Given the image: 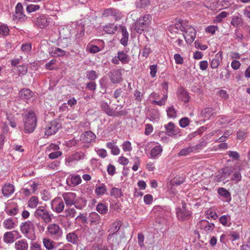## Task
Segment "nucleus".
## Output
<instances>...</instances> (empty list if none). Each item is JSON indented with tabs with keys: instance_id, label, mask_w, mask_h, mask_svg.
Masks as SVG:
<instances>
[{
	"instance_id": "052dcab7",
	"label": "nucleus",
	"mask_w": 250,
	"mask_h": 250,
	"mask_svg": "<svg viewBox=\"0 0 250 250\" xmlns=\"http://www.w3.org/2000/svg\"><path fill=\"white\" fill-rule=\"evenodd\" d=\"M144 235L142 233L138 234V244L142 248L144 247Z\"/></svg>"
},
{
	"instance_id": "423d86ee",
	"label": "nucleus",
	"mask_w": 250,
	"mask_h": 250,
	"mask_svg": "<svg viewBox=\"0 0 250 250\" xmlns=\"http://www.w3.org/2000/svg\"><path fill=\"white\" fill-rule=\"evenodd\" d=\"M35 24L40 28H44L51 22V19L47 15H42L37 17L34 20Z\"/></svg>"
},
{
	"instance_id": "7ed1b4c3",
	"label": "nucleus",
	"mask_w": 250,
	"mask_h": 250,
	"mask_svg": "<svg viewBox=\"0 0 250 250\" xmlns=\"http://www.w3.org/2000/svg\"><path fill=\"white\" fill-rule=\"evenodd\" d=\"M35 216L36 218H40L43 221L47 224L52 221V214L48 211L45 209L43 207H39L34 213Z\"/></svg>"
},
{
	"instance_id": "09e8293b",
	"label": "nucleus",
	"mask_w": 250,
	"mask_h": 250,
	"mask_svg": "<svg viewBox=\"0 0 250 250\" xmlns=\"http://www.w3.org/2000/svg\"><path fill=\"white\" fill-rule=\"evenodd\" d=\"M189 123V120L188 118L184 117L179 121V125L181 127L184 128L187 127Z\"/></svg>"
},
{
	"instance_id": "f704fd0d",
	"label": "nucleus",
	"mask_w": 250,
	"mask_h": 250,
	"mask_svg": "<svg viewBox=\"0 0 250 250\" xmlns=\"http://www.w3.org/2000/svg\"><path fill=\"white\" fill-rule=\"evenodd\" d=\"M3 225L7 229H10L14 228L15 223L12 219L8 218L4 220Z\"/></svg>"
},
{
	"instance_id": "37998d69",
	"label": "nucleus",
	"mask_w": 250,
	"mask_h": 250,
	"mask_svg": "<svg viewBox=\"0 0 250 250\" xmlns=\"http://www.w3.org/2000/svg\"><path fill=\"white\" fill-rule=\"evenodd\" d=\"M98 77L97 73L94 70H89L86 72V78L91 81H94Z\"/></svg>"
},
{
	"instance_id": "dca6fc26",
	"label": "nucleus",
	"mask_w": 250,
	"mask_h": 250,
	"mask_svg": "<svg viewBox=\"0 0 250 250\" xmlns=\"http://www.w3.org/2000/svg\"><path fill=\"white\" fill-rule=\"evenodd\" d=\"M177 95L179 99L184 103H186L189 102L190 97L188 92L184 88L182 87L179 88L178 90Z\"/></svg>"
},
{
	"instance_id": "774afa93",
	"label": "nucleus",
	"mask_w": 250,
	"mask_h": 250,
	"mask_svg": "<svg viewBox=\"0 0 250 250\" xmlns=\"http://www.w3.org/2000/svg\"><path fill=\"white\" fill-rule=\"evenodd\" d=\"M153 131V126L151 124H147L145 128V134L148 135L150 134Z\"/></svg>"
},
{
	"instance_id": "4be33fe9",
	"label": "nucleus",
	"mask_w": 250,
	"mask_h": 250,
	"mask_svg": "<svg viewBox=\"0 0 250 250\" xmlns=\"http://www.w3.org/2000/svg\"><path fill=\"white\" fill-rule=\"evenodd\" d=\"M62 197L67 206H71L74 204L75 193L71 192L65 193L62 195Z\"/></svg>"
},
{
	"instance_id": "1a4fd4ad",
	"label": "nucleus",
	"mask_w": 250,
	"mask_h": 250,
	"mask_svg": "<svg viewBox=\"0 0 250 250\" xmlns=\"http://www.w3.org/2000/svg\"><path fill=\"white\" fill-rule=\"evenodd\" d=\"M165 133L171 137H176L179 132V129H175L174 124L172 122L164 125Z\"/></svg>"
},
{
	"instance_id": "c85d7f7f",
	"label": "nucleus",
	"mask_w": 250,
	"mask_h": 250,
	"mask_svg": "<svg viewBox=\"0 0 250 250\" xmlns=\"http://www.w3.org/2000/svg\"><path fill=\"white\" fill-rule=\"evenodd\" d=\"M101 107L102 110L108 116H111L113 114V109L109 107L106 102H102L101 104Z\"/></svg>"
},
{
	"instance_id": "680f3d73",
	"label": "nucleus",
	"mask_w": 250,
	"mask_h": 250,
	"mask_svg": "<svg viewBox=\"0 0 250 250\" xmlns=\"http://www.w3.org/2000/svg\"><path fill=\"white\" fill-rule=\"evenodd\" d=\"M123 149L125 151H129L131 150V143L129 141L125 142L123 145Z\"/></svg>"
},
{
	"instance_id": "4c0bfd02",
	"label": "nucleus",
	"mask_w": 250,
	"mask_h": 250,
	"mask_svg": "<svg viewBox=\"0 0 250 250\" xmlns=\"http://www.w3.org/2000/svg\"><path fill=\"white\" fill-rule=\"evenodd\" d=\"M218 194L226 198H231L230 193L225 188H219L218 189Z\"/></svg>"
},
{
	"instance_id": "6e6552de",
	"label": "nucleus",
	"mask_w": 250,
	"mask_h": 250,
	"mask_svg": "<svg viewBox=\"0 0 250 250\" xmlns=\"http://www.w3.org/2000/svg\"><path fill=\"white\" fill-rule=\"evenodd\" d=\"M186 35H184L186 42L191 44L194 41L196 34V31L192 26H189L186 30Z\"/></svg>"
},
{
	"instance_id": "79ce46f5",
	"label": "nucleus",
	"mask_w": 250,
	"mask_h": 250,
	"mask_svg": "<svg viewBox=\"0 0 250 250\" xmlns=\"http://www.w3.org/2000/svg\"><path fill=\"white\" fill-rule=\"evenodd\" d=\"M106 191V187L104 184L101 186L98 187L95 189V193L97 195H102Z\"/></svg>"
},
{
	"instance_id": "58836bf2",
	"label": "nucleus",
	"mask_w": 250,
	"mask_h": 250,
	"mask_svg": "<svg viewBox=\"0 0 250 250\" xmlns=\"http://www.w3.org/2000/svg\"><path fill=\"white\" fill-rule=\"evenodd\" d=\"M96 210L101 214H105L108 210L107 207L103 203H99L96 207Z\"/></svg>"
},
{
	"instance_id": "2eb2a0df",
	"label": "nucleus",
	"mask_w": 250,
	"mask_h": 250,
	"mask_svg": "<svg viewBox=\"0 0 250 250\" xmlns=\"http://www.w3.org/2000/svg\"><path fill=\"white\" fill-rule=\"evenodd\" d=\"M20 228L22 233L27 237V234L29 233L30 230L34 228V225L31 221H28L22 223L20 225Z\"/></svg>"
},
{
	"instance_id": "2f4dec72",
	"label": "nucleus",
	"mask_w": 250,
	"mask_h": 250,
	"mask_svg": "<svg viewBox=\"0 0 250 250\" xmlns=\"http://www.w3.org/2000/svg\"><path fill=\"white\" fill-rule=\"evenodd\" d=\"M43 243L44 246L47 250H53L54 248V242L47 238H44L43 239Z\"/></svg>"
},
{
	"instance_id": "a19ab883",
	"label": "nucleus",
	"mask_w": 250,
	"mask_h": 250,
	"mask_svg": "<svg viewBox=\"0 0 250 250\" xmlns=\"http://www.w3.org/2000/svg\"><path fill=\"white\" fill-rule=\"evenodd\" d=\"M70 44V39L68 38H63L59 42L58 45L63 48H66Z\"/></svg>"
},
{
	"instance_id": "9b49d317",
	"label": "nucleus",
	"mask_w": 250,
	"mask_h": 250,
	"mask_svg": "<svg viewBox=\"0 0 250 250\" xmlns=\"http://www.w3.org/2000/svg\"><path fill=\"white\" fill-rule=\"evenodd\" d=\"M177 216L179 220L184 221L190 219L191 212L188 210H181L180 208L176 209Z\"/></svg>"
},
{
	"instance_id": "bf43d9fd",
	"label": "nucleus",
	"mask_w": 250,
	"mask_h": 250,
	"mask_svg": "<svg viewBox=\"0 0 250 250\" xmlns=\"http://www.w3.org/2000/svg\"><path fill=\"white\" fill-rule=\"evenodd\" d=\"M228 218L230 219V216L223 215L219 218L220 222L224 226H227L228 221Z\"/></svg>"
},
{
	"instance_id": "f8f14e48",
	"label": "nucleus",
	"mask_w": 250,
	"mask_h": 250,
	"mask_svg": "<svg viewBox=\"0 0 250 250\" xmlns=\"http://www.w3.org/2000/svg\"><path fill=\"white\" fill-rule=\"evenodd\" d=\"M51 208L54 211L59 213L64 209V204L62 201L55 199L52 202Z\"/></svg>"
},
{
	"instance_id": "8fccbe9b",
	"label": "nucleus",
	"mask_w": 250,
	"mask_h": 250,
	"mask_svg": "<svg viewBox=\"0 0 250 250\" xmlns=\"http://www.w3.org/2000/svg\"><path fill=\"white\" fill-rule=\"evenodd\" d=\"M225 180V177H224V175L221 172V170L220 169L218 171L217 174L214 177V181L217 182L224 181Z\"/></svg>"
},
{
	"instance_id": "3c124183",
	"label": "nucleus",
	"mask_w": 250,
	"mask_h": 250,
	"mask_svg": "<svg viewBox=\"0 0 250 250\" xmlns=\"http://www.w3.org/2000/svg\"><path fill=\"white\" fill-rule=\"evenodd\" d=\"M40 6L39 5L30 4L28 5L26 7V11L28 13H31L37 11L40 9Z\"/></svg>"
},
{
	"instance_id": "7c9ffc66",
	"label": "nucleus",
	"mask_w": 250,
	"mask_h": 250,
	"mask_svg": "<svg viewBox=\"0 0 250 250\" xmlns=\"http://www.w3.org/2000/svg\"><path fill=\"white\" fill-rule=\"evenodd\" d=\"M110 195L117 198L121 197L123 196V194L121 188L114 187L111 190Z\"/></svg>"
},
{
	"instance_id": "c9c22d12",
	"label": "nucleus",
	"mask_w": 250,
	"mask_h": 250,
	"mask_svg": "<svg viewBox=\"0 0 250 250\" xmlns=\"http://www.w3.org/2000/svg\"><path fill=\"white\" fill-rule=\"evenodd\" d=\"M68 242L74 244L78 240V237L75 232L69 233L66 235Z\"/></svg>"
},
{
	"instance_id": "0e129e2a",
	"label": "nucleus",
	"mask_w": 250,
	"mask_h": 250,
	"mask_svg": "<svg viewBox=\"0 0 250 250\" xmlns=\"http://www.w3.org/2000/svg\"><path fill=\"white\" fill-rule=\"evenodd\" d=\"M96 84L94 82H90L87 83L86 88L91 91H95L96 89Z\"/></svg>"
},
{
	"instance_id": "6ab92c4d",
	"label": "nucleus",
	"mask_w": 250,
	"mask_h": 250,
	"mask_svg": "<svg viewBox=\"0 0 250 250\" xmlns=\"http://www.w3.org/2000/svg\"><path fill=\"white\" fill-rule=\"evenodd\" d=\"M223 53L219 52L215 55V58L213 59L210 62V66L212 68L215 69L218 67L222 60Z\"/></svg>"
},
{
	"instance_id": "412c9836",
	"label": "nucleus",
	"mask_w": 250,
	"mask_h": 250,
	"mask_svg": "<svg viewBox=\"0 0 250 250\" xmlns=\"http://www.w3.org/2000/svg\"><path fill=\"white\" fill-rule=\"evenodd\" d=\"M14 186L11 184H5L2 188V192L5 197H8L14 192Z\"/></svg>"
},
{
	"instance_id": "de8ad7c7",
	"label": "nucleus",
	"mask_w": 250,
	"mask_h": 250,
	"mask_svg": "<svg viewBox=\"0 0 250 250\" xmlns=\"http://www.w3.org/2000/svg\"><path fill=\"white\" fill-rule=\"evenodd\" d=\"M64 212L65 213V215L64 216L65 217H68V216H71L72 217H74L75 215L76 211L74 208H69L66 209Z\"/></svg>"
},
{
	"instance_id": "b1692460",
	"label": "nucleus",
	"mask_w": 250,
	"mask_h": 250,
	"mask_svg": "<svg viewBox=\"0 0 250 250\" xmlns=\"http://www.w3.org/2000/svg\"><path fill=\"white\" fill-rule=\"evenodd\" d=\"M15 245L17 250H27L28 249V244L24 239L16 242Z\"/></svg>"
},
{
	"instance_id": "393cba45",
	"label": "nucleus",
	"mask_w": 250,
	"mask_h": 250,
	"mask_svg": "<svg viewBox=\"0 0 250 250\" xmlns=\"http://www.w3.org/2000/svg\"><path fill=\"white\" fill-rule=\"evenodd\" d=\"M198 145H196L194 146H189L187 148H183L182 150L180 151L178 153V156H187L189 153L193 151L194 150L197 149L198 148Z\"/></svg>"
},
{
	"instance_id": "ddd939ff",
	"label": "nucleus",
	"mask_w": 250,
	"mask_h": 250,
	"mask_svg": "<svg viewBox=\"0 0 250 250\" xmlns=\"http://www.w3.org/2000/svg\"><path fill=\"white\" fill-rule=\"evenodd\" d=\"M103 17H107L113 16L115 21H117L121 18L120 13L115 9L108 8L104 10L102 14Z\"/></svg>"
},
{
	"instance_id": "49530a36",
	"label": "nucleus",
	"mask_w": 250,
	"mask_h": 250,
	"mask_svg": "<svg viewBox=\"0 0 250 250\" xmlns=\"http://www.w3.org/2000/svg\"><path fill=\"white\" fill-rule=\"evenodd\" d=\"M149 3V0H139L136 2L138 8H142L146 7Z\"/></svg>"
},
{
	"instance_id": "bb28decb",
	"label": "nucleus",
	"mask_w": 250,
	"mask_h": 250,
	"mask_svg": "<svg viewBox=\"0 0 250 250\" xmlns=\"http://www.w3.org/2000/svg\"><path fill=\"white\" fill-rule=\"evenodd\" d=\"M118 58L123 63H127L129 62V58L126 54L123 51L118 52Z\"/></svg>"
},
{
	"instance_id": "f257e3e1",
	"label": "nucleus",
	"mask_w": 250,
	"mask_h": 250,
	"mask_svg": "<svg viewBox=\"0 0 250 250\" xmlns=\"http://www.w3.org/2000/svg\"><path fill=\"white\" fill-rule=\"evenodd\" d=\"M152 16L150 14H146L141 17L135 23L134 29L138 34H142L149 30V26L151 23Z\"/></svg>"
},
{
	"instance_id": "a878e982",
	"label": "nucleus",
	"mask_w": 250,
	"mask_h": 250,
	"mask_svg": "<svg viewBox=\"0 0 250 250\" xmlns=\"http://www.w3.org/2000/svg\"><path fill=\"white\" fill-rule=\"evenodd\" d=\"M15 240L14 234L13 232L8 231L4 233L3 235V241L6 243H13Z\"/></svg>"
},
{
	"instance_id": "a18cd8bd",
	"label": "nucleus",
	"mask_w": 250,
	"mask_h": 250,
	"mask_svg": "<svg viewBox=\"0 0 250 250\" xmlns=\"http://www.w3.org/2000/svg\"><path fill=\"white\" fill-rule=\"evenodd\" d=\"M169 118H174L176 117V111L173 106L169 107L167 110Z\"/></svg>"
},
{
	"instance_id": "9d476101",
	"label": "nucleus",
	"mask_w": 250,
	"mask_h": 250,
	"mask_svg": "<svg viewBox=\"0 0 250 250\" xmlns=\"http://www.w3.org/2000/svg\"><path fill=\"white\" fill-rule=\"evenodd\" d=\"M110 81L113 83H119L122 81V74L119 69L112 70L109 74Z\"/></svg>"
},
{
	"instance_id": "39448f33",
	"label": "nucleus",
	"mask_w": 250,
	"mask_h": 250,
	"mask_svg": "<svg viewBox=\"0 0 250 250\" xmlns=\"http://www.w3.org/2000/svg\"><path fill=\"white\" fill-rule=\"evenodd\" d=\"M62 126L59 121L54 120L46 127L45 135L49 136L55 133Z\"/></svg>"
},
{
	"instance_id": "13d9d810",
	"label": "nucleus",
	"mask_w": 250,
	"mask_h": 250,
	"mask_svg": "<svg viewBox=\"0 0 250 250\" xmlns=\"http://www.w3.org/2000/svg\"><path fill=\"white\" fill-rule=\"evenodd\" d=\"M134 164L132 167V169L134 171H136L138 169L139 166L140 164V160L139 157H135L134 159Z\"/></svg>"
},
{
	"instance_id": "20e7f679",
	"label": "nucleus",
	"mask_w": 250,
	"mask_h": 250,
	"mask_svg": "<svg viewBox=\"0 0 250 250\" xmlns=\"http://www.w3.org/2000/svg\"><path fill=\"white\" fill-rule=\"evenodd\" d=\"M49 235L54 239H58L62 236V230L57 224H51L47 227Z\"/></svg>"
},
{
	"instance_id": "e2e57ef3",
	"label": "nucleus",
	"mask_w": 250,
	"mask_h": 250,
	"mask_svg": "<svg viewBox=\"0 0 250 250\" xmlns=\"http://www.w3.org/2000/svg\"><path fill=\"white\" fill-rule=\"evenodd\" d=\"M153 200V197L151 194H146L144 197V202L146 204H150Z\"/></svg>"
},
{
	"instance_id": "0eeeda50",
	"label": "nucleus",
	"mask_w": 250,
	"mask_h": 250,
	"mask_svg": "<svg viewBox=\"0 0 250 250\" xmlns=\"http://www.w3.org/2000/svg\"><path fill=\"white\" fill-rule=\"evenodd\" d=\"M122 225V222L121 221H117L113 223L111 227V233L108 235L107 240L112 242L114 241V238L116 239L117 237V232L119 230Z\"/></svg>"
},
{
	"instance_id": "c03bdc74",
	"label": "nucleus",
	"mask_w": 250,
	"mask_h": 250,
	"mask_svg": "<svg viewBox=\"0 0 250 250\" xmlns=\"http://www.w3.org/2000/svg\"><path fill=\"white\" fill-rule=\"evenodd\" d=\"M242 179V176L240 172V170L238 171H235L234 172L233 174V175L231 177V180L232 181H235V182L237 183L240 181Z\"/></svg>"
},
{
	"instance_id": "338daca9",
	"label": "nucleus",
	"mask_w": 250,
	"mask_h": 250,
	"mask_svg": "<svg viewBox=\"0 0 250 250\" xmlns=\"http://www.w3.org/2000/svg\"><path fill=\"white\" fill-rule=\"evenodd\" d=\"M107 172L110 175H113L115 173V167L109 164L107 167Z\"/></svg>"
},
{
	"instance_id": "603ef678",
	"label": "nucleus",
	"mask_w": 250,
	"mask_h": 250,
	"mask_svg": "<svg viewBox=\"0 0 250 250\" xmlns=\"http://www.w3.org/2000/svg\"><path fill=\"white\" fill-rule=\"evenodd\" d=\"M13 18L14 20L18 19L19 20L22 21L26 19V17L23 13H20V14L15 13L13 15Z\"/></svg>"
},
{
	"instance_id": "473e14b6",
	"label": "nucleus",
	"mask_w": 250,
	"mask_h": 250,
	"mask_svg": "<svg viewBox=\"0 0 250 250\" xmlns=\"http://www.w3.org/2000/svg\"><path fill=\"white\" fill-rule=\"evenodd\" d=\"M50 54L54 57H61L64 56L66 52L60 48H55Z\"/></svg>"
},
{
	"instance_id": "ea45409f",
	"label": "nucleus",
	"mask_w": 250,
	"mask_h": 250,
	"mask_svg": "<svg viewBox=\"0 0 250 250\" xmlns=\"http://www.w3.org/2000/svg\"><path fill=\"white\" fill-rule=\"evenodd\" d=\"M28 206L31 208H35L38 204V198L36 196H32L28 201Z\"/></svg>"
},
{
	"instance_id": "cd10ccee",
	"label": "nucleus",
	"mask_w": 250,
	"mask_h": 250,
	"mask_svg": "<svg viewBox=\"0 0 250 250\" xmlns=\"http://www.w3.org/2000/svg\"><path fill=\"white\" fill-rule=\"evenodd\" d=\"M213 109L210 107H207L201 111V115L206 118L209 119L210 117L213 115Z\"/></svg>"
},
{
	"instance_id": "6e6d98bb",
	"label": "nucleus",
	"mask_w": 250,
	"mask_h": 250,
	"mask_svg": "<svg viewBox=\"0 0 250 250\" xmlns=\"http://www.w3.org/2000/svg\"><path fill=\"white\" fill-rule=\"evenodd\" d=\"M174 58L175 61V62L178 64H181L183 63V58L179 54H175L174 56Z\"/></svg>"
},
{
	"instance_id": "f3484780",
	"label": "nucleus",
	"mask_w": 250,
	"mask_h": 250,
	"mask_svg": "<svg viewBox=\"0 0 250 250\" xmlns=\"http://www.w3.org/2000/svg\"><path fill=\"white\" fill-rule=\"evenodd\" d=\"M81 178L78 175H73L70 178H68L66 180V184L69 187H76L81 184Z\"/></svg>"
},
{
	"instance_id": "5701e85b",
	"label": "nucleus",
	"mask_w": 250,
	"mask_h": 250,
	"mask_svg": "<svg viewBox=\"0 0 250 250\" xmlns=\"http://www.w3.org/2000/svg\"><path fill=\"white\" fill-rule=\"evenodd\" d=\"M199 223L202 225L201 228L204 229L207 232L212 231L215 228V225L213 223H209L206 220H202Z\"/></svg>"
},
{
	"instance_id": "5fc2aeb1",
	"label": "nucleus",
	"mask_w": 250,
	"mask_h": 250,
	"mask_svg": "<svg viewBox=\"0 0 250 250\" xmlns=\"http://www.w3.org/2000/svg\"><path fill=\"white\" fill-rule=\"evenodd\" d=\"M62 155V152L61 151H56L50 153L48 157L51 159H54L58 158L60 156H61Z\"/></svg>"
},
{
	"instance_id": "72a5a7b5",
	"label": "nucleus",
	"mask_w": 250,
	"mask_h": 250,
	"mask_svg": "<svg viewBox=\"0 0 250 250\" xmlns=\"http://www.w3.org/2000/svg\"><path fill=\"white\" fill-rule=\"evenodd\" d=\"M162 148L160 146H157L154 147L150 151V155L153 158H155L157 155L161 153Z\"/></svg>"
},
{
	"instance_id": "a211bd4d",
	"label": "nucleus",
	"mask_w": 250,
	"mask_h": 250,
	"mask_svg": "<svg viewBox=\"0 0 250 250\" xmlns=\"http://www.w3.org/2000/svg\"><path fill=\"white\" fill-rule=\"evenodd\" d=\"M88 221L90 226L99 224L101 222L100 216L96 212H91L88 216Z\"/></svg>"
},
{
	"instance_id": "e433bc0d",
	"label": "nucleus",
	"mask_w": 250,
	"mask_h": 250,
	"mask_svg": "<svg viewBox=\"0 0 250 250\" xmlns=\"http://www.w3.org/2000/svg\"><path fill=\"white\" fill-rule=\"evenodd\" d=\"M221 170L225 179L229 177L233 172V169L231 167H226L224 168H221Z\"/></svg>"
},
{
	"instance_id": "aec40b11",
	"label": "nucleus",
	"mask_w": 250,
	"mask_h": 250,
	"mask_svg": "<svg viewBox=\"0 0 250 250\" xmlns=\"http://www.w3.org/2000/svg\"><path fill=\"white\" fill-rule=\"evenodd\" d=\"M19 95L21 99L26 100L33 97V93L29 89L23 88L19 92Z\"/></svg>"
},
{
	"instance_id": "4468645a",
	"label": "nucleus",
	"mask_w": 250,
	"mask_h": 250,
	"mask_svg": "<svg viewBox=\"0 0 250 250\" xmlns=\"http://www.w3.org/2000/svg\"><path fill=\"white\" fill-rule=\"evenodd\" d=\"M96 138V135L91 131H85L81 135L80 140L83 143H89Z\"/></svg>"
},
{
	"instance_id": "69168bd1",
	"label": "nucleus",
	"mask_w": 250,
	"mask_h": 250,
	"mask_svg": "<svg viewBox=\"0 0 250 250\" xmlns=\"http://www.w3.org/2000/svg\"><path fill=\"white\" fill-rule=\"evenodd\" d=\"M31 250H44L41 245L37 242L32 243L31 245Z\"/></svg>"
},
{
	"instance_id": "864d4df0",
	"label": "nucleus",
	"mask_w": 250,
	"mask_h": 250,
	"mask_svg": "<svg viewBox=\"0 0 250 250\" xmlns=\"http://www.w3.org/2000/svg\"><path fill=\"white\" fill-rule=\"evenodd\" d=\"M9 29L6 25H0V34L6 36L9 34Z\"/></svg>"
},
{
	"instance_id": "4d7b16f0",
	"label": "nucleus",
	"mask_w": 250,
	"mask_h": 250,
	"mask_svg": "<svg viewBox=\"0 0 250 250\" xmlns=\"http://www.w3.org/2000/svg\"><path fill=\"white\" fill-rule=\"evenodd\" d=\"M150 70V75L152 77L154 78L156 76V73L157 71V65L156 64L151 65L149 67Z\"/></svg>"
},
{
	"instance_id": "c756f323",
	"label": "nucleus",
	"mask_w": 250,
	"mask_h": 250,
	"mask_svg": "<svg viewBox=\"0 0 250 250\" xmlns=\"http://www.w3.org/2000/svg\"><path fill=\"white\" fill-rule=\"evenodd\" d=\"M117 26H114V24L109 23L104 27V30L108 34H113L117 30Z\"/></svg>"
},
{
	"instance_id": "f03ea898",
	"label": "nucleus",
	"mask_w": 250,
	"mask_h": 250,
	"mask_svg": "<svg viewBox=\"0 0 250 250\" xmlns=\"http://www.w3.org/2000/svg\"><path fill=\"white\" fill-rule=\"evenodd\" d=\"M24 129L25 133L33 132L36 126L37 118L34 112L32 110H29L25 115L23 118Z\"/></svg>"
}]
</instances>
